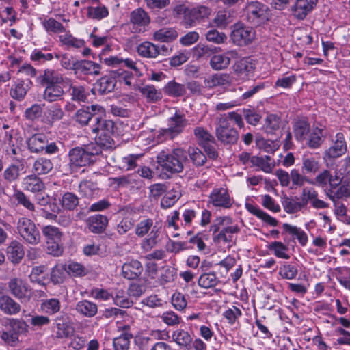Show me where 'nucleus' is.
<instances>
[{
	"label": "nucleus",
	"instance_id": "bf43d9fd",
	"mask_svg": "<svg viewBox=\"0 0 350 350\" xmlns=\"http://www.w3.org/2000/svg\"><path fill=\"white\" fill-rule=\"evenodd\" d=\"M42 25L48 32L62 33L65 31V28L62 24L57 21L53 18H49L42 21Z\"/></svg>",
	"mask_w": 350,
	"mask_h": 350
},
{
	"label": "nucleus",
	"instance_id": "9d476101",
	"mask_svg": "<svg viewBox=\"0 0 350 350\" xmlns=\"http://www.w3.org/2000/svg\"><path fill=\"white\" fill-rule=\"evenodd\" d=\"M209 202L216 207L229 208L232 206L234 201L226 189L215 188L210 193Z\"/></svg>",
	"mask_w": 350,
	"mask_h": 350
},
{
	"label": "nucleus",
	"instance_id": "3c124183",
	"mask_svg": "<svg viewBox=\"0 0 350 350\" xmlns=\"http://www.w3.org/2000/svg\"><path fill=\"white\" fill-rule=\"evenodd\" d=\"M311 184H317L319 186L324 187L329 183L331 188H334V183H332V176L328 170H324L319 173L314 178V181L308 180Z\"/></svg>",
	"mask_w": 350,
	"mask_h": 350
},
{
	"label": "nucleus",
	"instance_id": "79ce46f5",
	"mask_svg": "<svg viewBox=\"0 0 350 350\" xmlns=\"http://www.w3.org/2000/svg\"><path fill=\"white\" fill-rule=\"evenodd\" d=\"M23 170V165L11 164L3 172V178L8 183L16 180L20 175L21 171Z\"/></svg>",
	"mask_w": 350,
	"mask_h": 350
},
{
	"label": "nucleus",
	"instance_id": "37998d69",
	"mask_svg": "<svg viewBox=\"0 0 350 350\" xmlns=\"http://www.w3.org/2000/svg\"><path fill=\"white\" fill-rule=\"evenodd\" d=\"M283 228L289 234L296 236L299 243L302 246L306 245L308 242V236L300 228L286 223L283 224Z\"/></svg>",
	"mask_w": 350,
	"mask_h": 350
},
{
	"label": "nucleus",
	"instance_id": "6ab92c4d",
	"mask_svg": "<svg viewBox=\"0 0 350 350\" xmlns=\"http://www.w3.org/2000/svg\"><path fill=\"white\" fill-rule=\"evenodd\" d=\"M23 186L24 189L31 193H39L45 189V185L36 174L27 176L23 178Z\"/></svg>",
	"mask_w": 350,
	"mask_h": 350
},
{
	"label": "nucleus",
	"instance_id": "864d4df0",
	"mask_svg": "<svg viewBox=\"0 0 350 350\" xmlns=\"http://www.w3.org/2000/svg\"><path fill=\"white\" fill-rule=\"evenodd\" d=\"M61 204L64 208L72 211L77 206L79 198L73 193L66 192L62 198Z\"/></svg>",
	"mask_w": 350,
	"mask_h": 350
},
{
	"label": "nucleus",
	"instance_id": "052dcab7",
	"mask_svg": "<svg viewBox=\"0 0 350 350\" xmlns=\"http://www.w3.org/2000/svg\"><path fill=\"white\" fill-rule=\"evenodd\" d=\"M154 39L160 42H170L175 38V31L173 29L163 28L154 33Z\"/></svg>",
	"mask_w": 350,
	"mask_h": 350
},
{
	"label": "nucleus",
	"instance_id": "ea45409f",
	"mask_svg": "<svg viewBox=\"0 0 350 350\" xmlns=\"http://www.w3.org/2000/svg\"><path fill=\"white\" fill-rule=\"evenodd\" d=\"M29 88L28 83H25L23 81H20L13 85L10 89V94L12 98L21 101L26 96Z\"/></svg>",
	"mask_w": 350,
	"mask_h": 350
},
{
	"label": "nucleus",
	"instance_id": "2eb2a0df",
	"mask_svg": "<svg viewBox=\"0 0 350 350\" xmlns=\"http://www.w3.org/2000/svg\"><path fill=\"white\" fill-rule=\"evenodd\" d=\"M191 9H188L185 5H176V21L186 28L191 27L196 25L197 21L196 16L193 14Z\"/></svg>",
	"mask_w": 350,
	"mask_h": 350
},
{
	"label": "nucleus",
	"instance_id": "4c0bfd02",
	"mask_svg": "<svg viewBox=\"0 0 350 350\" xmlns=\"http://www.w3.org/2000/svg\"><path fill=\"white\" fill-rule=\"evenodd\" d=\"M116 81L113 77H102L96 83V88L101 94L111 92L116 86Z\"/></svg>",
	"mask_w": 350,
	"mask_h": 350
},
{
	"label": "nucleus",
	"instance_id": "4be33fe9",
	"mask_svg": "<svg viewBox=\"0 0 350 350\" xmlns=\"http://www.w3.org/2000/svg\"><path fill=\"white\" fill-rule=\"evenodd\" d=\"M55 324L57 327V332L55 333L57 338H68L72 335L74 328L66 317H57L55 319Z\"/></svg>",
	"mask_w": 350,
	"mask_h": 350
},
{
	"label": "nucleus",
	"instance_id": "423d86ee",
	"mask_svg": "<svg viewBox=\"0 0 350 350\" xmlns=\"http://www.w3.org/2000/svg\"><path fill=\"white\" fill-rule=\"evenodd\" d=\"M215 135L223 145H233L239 139L238 131L230 126L226 118H221L215 129Z\"/></svg>",
	"mask_w": 350,
	"mask_h": 350
},
{
	"label": "nucleus",
	"instance_id": "8fccbe9b",
	"mask_svg": "<svg viewBox=\"0 0 350 350\" xmlns=\"http://www.w3.org/2000/svg\"><path fill=\"white\" fill-rule=\"evenodd\" d=\"M79 192L86 198H91L98 192L97 185L93 182L85 180L79 185Z\"/></svg>",
	"mask_w": 350,
	"mask_h": 350
},
{
	"label": "nucleus",
	"instance_id": "dca6fc26",
	"mask_svg": "<svg viewBox=\"0 0 350 350\" xmlns=\"http://www.w3.org/2000/svg\"><path fill=\"white\" fill-rule=\"evenodd\" d=\"M38 81L42 85L50 86L57 84L65 85V79L61 74L52 69H46L38 77Z\"/></svg>",
	"mask_w": 350,
	"mask_h": 350
},
{
	"label": "nucleus",
	"instance_id": "58836bf2",
	"mask_svg": "<svg viewBox=\"0 0 350 350\" xmlns=\"http://www.w3.org/2000/svg\"><path fill=\"white\" fill-rule=\"evenodd\" d=\"M42 232L45 242L62 241L63 232L59 228L51 225L45 226L42 228Z\"/></svg>",
	"mask_w": 350,
	"mask_h": 350
},
{
	"label": "nucleus",
	"instance_id": "f257e3e1",
	"mask_svg": "<svg viewBox=\"0 0 350 350\" xmlns=\"http://www.w3.org/2000/svg\"><path fill=\"white\" fill-rule=\"evenodd\" d=\"M102 153L100 146L91 143L71 148L68 152L70 167H81L93 165Z\"/></svg>",
	"mask_w": 350,
	"mask_h": 350
},
{
	"label": "nucleus",
	"instance_id": "f3484780",
	"mask_svg": "<svg viewBox=\"0 0 350 350\" xmlns=\"http://www.w3.org/2000/svg\"><path fill=\"white\" fill-rule=\"evenodd\" d=\"M64 87H68L70 91L71 99L77 102H85L89 96L88 90L83 85H74L72 81L69 78H65Z\"/></svg>",
	"mask_w": 350,
	"mask_h": 350
},
{
	"label": "nucleus",
	"instance_id": "c9c22d12",
	"mask_svg": "<svg viewBox=\"0 0 350 350\" xmlns=\"http://www.w3.org/2000/svg\"><path fill=\"white\" fill-rule=\"evenodd\" d=\"M282 205L285 211L290 214L296 213L304 208L301 200L297 196L284 198Z\"/></svg>",
	"mask_w": 350,
	"mask_h": 350
},
{
	"label": "nucleus",
	"instance_id": "0e129e2a",
	"mask_svg": "<svg viewBox=\"0 0 350 350\" xmlns=\"http://www.w3.org/2000/svg\"><path fill=\"white\" fill-rule=\"evenodd\" d=\"M232 22L230 12L228 10H219L214 18V23L219 27H226Z\"/></svg>",
	"mask_w": 350,
	"mask_h": 350
},
{
	"label": "nucleus",
	"instance_id": "20e7f679",
	"mask_svg": "<svg viewBox=\"0 0 350 350\" xmlns=\"http://www.w3.org/2000/svg\"><path fill=\"white\" fill-rule=\"evenodd\" d=\"M247 21L254 25H260L270 20L271 10L267 5L258 2L251 1L245 8Z\"/></svg>",
	"mask_w": 350,
	"mask_h": 350
},
{
	"label": "nucleus",
	"instance_id": "1a4fd4ad",
	"mask_svg": "<svg viewBox=\"0 0 350 350\" xmlns=\"http://www.w3.org/2000/svg\"><path fill=\"white\" fill-rule=\"evenodd\" d=\"M10 293L18 299L28 300L31 297L29 286L21 278H14L8 282Z\"/></svg>",
	"mask_w": 350,
	"mask_h": 350
},
{
	"label": "nucleus",
	"instance_id": "774afa93",
	"mask_svg": "<svg viewBox=\"0 0 350 350\" xmlns=\"http://www.w3.org/2000/svg\"><path fill=\"white\" fill-rule=\"evenodd\" d=\"M114 304L122 308H129L132 306L133 302L122 291H117L114 297H113Z\"/></svg>",
	"mask_w": 350,
	"mask_h": 350
},
{
	"label": "nucleus",
	"instance_id": "69168bd1",
	"mask_svg": "<svg viewBox=\"0 0 350 350\" xmlns=\"http://www.w3.org/2000/svg\"><path fill=\"white\" fill-rule=\"evenodd\" d=\"M60 307L59 301L55 298L47 299L41 304L42 310L51 314L59 312Z\"/></svg>",
	"mask_w": 350,
	"mask_h": 350
},
{
	"label": "nucleus",
	"instance_id": "bb28decb",
	"mask_svg": "<svg viewBox=\"0 0 350 350\" xmlns=\"http://www.w3.org/2000/svg\"><path fill=\"white\" fill-rule=\"evenodd\" d=\"M251 163L252 166L258 167L265 173L272 172L275 167V161L270 156L258 157L253 156L251 158Z\"/></svg>",
	"mask_w": 350,
	"mask_h": 350
},
{
	"label": "nucleus",
	"instance_id": "f8f14e48",
	"mask_svg": "<svg viewBox=\"0 0 350 350\" xmlns=\"http://www.w3.org/2000/svg\"><path fill=\"white\" fill-rule=\"evenodd\" d=\"M318 0H296L291 8L293 16L299 20L304 19L315 8Z\"/></svg>",
	"mask_w": 350,
	"mask_h": 350
},
{
	"label": "nucleus",
	"instance_id": "39448f33",
	"mask_svg": "<svg viewBox=\"0 0 350 350\" xmlns=\"http://www.w3.org/2000/svg\"><path fill=\"white\" fill-rule=\"evenodd\" d=\"M255 35V30L252 27L237 23L232 26L230 39L234 44L243 46L252 43Z\"/></svg>",
	"mask_w": 350,
	"mask_h": 350
},
{
	"label": "nucleus",
	"instance_id": "412c9836",
	"mask_svg": "<svg viewBox=\"0 0 350 350\" xmlns=\"http://www.w3.org/2000/svg\"><path fill=\"white\" fill-rule=\"evenodd\" d=\"M46 142L48 137L44 133L34 134L27 140L28 149L33 153L43 151Z\"/></svg>",
	"mask_w": 350,
	"mask_h": 350
},
{
	"label": "nucleus",
	"instance_id": "7ed1b4c3",
	"mask_svg": "<svg viewBox=\"0 0 350 350\" xmlns=\"http://www.w3.org/2000/svg\"><path fill=\"white\" fill-rule=\"evenodd\" d=\"M16 230L23 240L36 245L41 242V234L34 221L27 217H21L16 223Z\"/></svg>",
	"mask_w": 350,
	"mask_h": 350
},
{
	"label": "nucleus",
	"instance_id": "a211bd4d",
	"mask_svg": "<svg viewBox=\"0 0 350 350\" xmlns=\"http://www.w3.org/2000/svg\"><path fill=\"white\" fill-rule=\"evenodd\" d=\"M108 224V219L105 215L96 214L90 216L87 219V226L90 232L95 234L103 232Z\"/></svg>",
	"mask_w": 350,
	"mask_h": 350
},
{
	"label": "nucleus",
	"instance_id": "09e8293b",
	"mask_svg": "<svg viewBox=\"0 0 350 350\" xmlns=\"http://www.w3.org/2000/svg\"><path fill=\"white\" fill-rule=\"evenodd\" d=\"M133 338L132 334L124 333L120 336L115 338L113 340L114 350H128L129 349L130 340Z\"/></svg>",
	"mask_w": 350,
	"mask_h": 350
},
{
	"label": "nucleus",
	"instance_id": "5701e85b",
	"mask_svg": "<svg viewBox=\"0 0 350 350\" xmlns=\"http://www.w3.org/2000/svg\"><path fill=\"white\" fill-rule=\"evenodd\" d=\"M122 271L124 278L134 280L142 273L143 267L139 261L134 260L124 263L122 267Z\"/></svg>",
	"mask_w": 350,
	"mask_h": 350
},
{
	"label": "nucleus",
	"instance_id": "2f4dec72",
	"mask_svg": "<svg viewBox=\"0 0 350 350\" xmlns=\"http://www.w3.org/2000/svg\"><path fill=\"white\" fill-rule=\"evenodd\" d=\"M293 130L296 139L302 142L310 132V124L306 120H299L295 122Z\"/></svg>",
	"mask_w": 350,
	"mask_h": 350
},
{
	"label": "nucleus",
	"instance_id": "a18cd8bd",
	"mask_svg": "<svg viewBox=\"0 0 350 350\" xmlns=\"http://www.w3.org/2000/svg\"><path fill=\"white\" fill-rule=\"evenodd\" d=\"M218 282L219 280L213 272L203 273L198 279V285L204 288L215 287Z\"/></svg>",
	"mask_w": 350,
	"mask_h": 350
},
{
	"label": "nucleus",
	"instance_id": "338daca9",
	"mask_svg": "<svg viewBox=\"0 0 350 350\" xmlns=\"http://www.w3.org/2000/svg\"><path fill=\"white\" fill-rule=\"evenodd\" d=\"M205 36L206 39L208 42H211L217 44L224 43L227 40V36L224 33L219 32L216 29L208 30Z\"/></svg>",
	"mask_w": 350,
	"mask_h": 350
},
{
	"label": "nucleus",
	"instance_id": "72a5a7b5",
	"mask_svg": "<svg viewBox=\"0 0 350 350\" xmlns=\"http://www.w3.org/2000/svg\"><path fill=\"white\" fill-rule=\"evenodd\" d=\"M281 124V118L274 113H267L264 120L263 129L268 134H274Z\"/></svg>",
	"mask_w": 350,
	"mask_h": 350
},
{
	"label": "nucleus",
	"instance_id": "0eeeda50",
	"mask_svg": "<svg viewBox=\"0 0 350 350\" xmlns=\"http://www.w3.org/2000/svg\"><path fill=\"white\" fill-rule=\"evenodd\" d=\"M174 153L175 149L172 150V153L163 150L157 157V170L160 172L159 176L163 179L171 178L175 172Z\"/></svg>",
	"mask_w": 350,
	"mask_h": 350
},
{
	"label": "nucleus",
	"instance_id": "e2e57ef3",
	"mask_svg": "<svg viewBox=\"0 0 350 350\" xmlns=\"http://www.w3.org/2000/svg\"><path fill=\"white\" fill-rule=\"evenodd\" d=\"M138 90L150 101H157L161 98V93L153 85L139 87Z\"/></svg>",
	"mask_w": 350,
	"mask_h": 350
},
{
	"label": "nucleus",
	"instance_id": "6e6d98bb",
	"mask_svg": "<svg viewBox=\"0 0 350 350\" xmlns=\"http://www.w3.org/2000/svg\"><path fill=\"white\" fill-rule=\"evenodd\" d=\"M59 40L64 45L76 49L81 48L85 44L83 40L77 39L70 33L61 35L59 36Z\"/></svg>",
	"mask_w": 350,
	"mask_h": 350
},
{
	"label": "nucleus",
	"instance_id": "de8ad7c7",
	"mask_svg": "<svg viewBox=\"0 0 350 350\" xmlns=\"http://www.w3.org/2000/svg\"><path fill=\"white\" fill-rule=\"evenodd\" d=\"M14 198L17 201L18 204L22 205L24 208L32 213L38 212L36 208L35 204L30 200L23 191H16L14 193Z\"/></svg>",
	"mask_w": 350,
	"mask_h": 350
},
{
	"label": "nucleus",
	"instance_id": "9b49d317",
	"mask_svg": "<svg viewBox=\"0 0 350 350\" xmlns=\"http://www.w3.org/2000/svg\"><path fill=\"white\" fill-rule=\"evenodd\" d=\"M239 230L240 229L237 225L223 228L217 235L213 236V240L215 243H228L229 246H231L235 243L236 234Z\"/></svg>",
	"mask_w": 350,
	"mask_h": 350
},
{
	"label": "nucleus",
	"instance_id": "b1692460",
	"mask_svg": "<svg viewBox=\"0 0 350 350\" xmlns=\"http://www.w3.org/2000/svg\"><path fill=\"white\" fill-rule=\"evenodd\" d=\"M101 66L99 64L95 63L90 60L77 61L75 73L80 72L83 75H95L100 74Z\"/></svg>",
	"mask_w": 350,
	"mask_h": 350
},
{
	"label": "nucleus",
	"instance_id": "393cba45",
	"mask_svg": "<svg viewBox=\"0 0 350 350\" xmlns=\"http://www.w3.org/2000/svg\"><path fill=\"white\" fill-rule=\"evenodd\" d=\"M61 85L62 84H57L46 86L43 93L44 100L50 103L62 100L64 94V87Z\"/></svg>",
	"mask_w": 350,
	"mask_h": 350
},
{
	"label": "nucleus",
	"instance_id": "cd10ccee",
	"mask_svg": "<svg viewBox=\"0 0 350 350\" xmlns=\"http://www.w3.org/2000/svg\"><path fill=\"white\" fill-rule=\"evenodd\" d=\"M75 310L83 317H93L98 312V307L96 304L85 299L77 303Z\"/></svg>",
	"mask_w": 350,
	"mask_h": 350
},
{
	"label": "nucleus",
	"instance_id": "6e6552de",
	"mask_svg": "<svg viewBox=\"0 0 350 350\" xmlns=\"http://www.w3.org/2000/svg\"><path fill=\"white\" fill-rule=\"evenodd\" d=\"M102 106L99 105H92L78 109L75 116L74 120L81 126H92V123L98 119V114L102 111Z\"/></svg>",
	"mask_w": 350,
	"mask_h": 350
},
{
	"label": "nucleus",
	"instance_id": "49530a36",
	"mask_svg": "<svg viewBox=\"0 0 350 350\" xmlns=\"http://www.w3.org/2000/svg\"><path fill=\"white\" fill-rule=\"evenodd\" d=\"M198 140V144L202 146L207 143L215 142L214 137L205 129L201 126L196 127L193 131Z\"/></svg>",
	"mask_w": 350,
	"mask_h": 350
},
{
	"label": "nucleus",
	"instance_id": "5fc2aeb1",
	"mask_svg": "<svg viewBox=\"0 0 350 350\" xmlns=\"http://www.w3.org/2000/svg\"><path fill=\"white\" fill-rule=\"evenodd\" d=\"M269 250L273 251L275 256L284 259H289L290 256L286 253L288 248L280 241H274L269 245Z\"/></svg>",
	"mask_w": 350,
	"mask_h": 350
},
{
	"label": "nucleus",
	"instance_id": "4d7b16f0",
	"mask_svg": "<svg viewBox=\"0 0 350 350\" xmlns=\"http://www.w3.org/2000/svg\"><path fill=\"white\" fill-rule=\"evenodd\" d=\"M28 327L29 325L22 319H13L10 322L9 328L18 336L28 333Z\"/></svg>",
	"mask_w": 350,
	"mask_h": 350
},
{
	"label": "nucleus",
	"instance_id": "c03bdc74",
	"mask_svg": "<svg viewBox=\"0 0 350 350\" xmlns=\"http://www.w3.org/2000/svg\"><path fill=\"white\" fill-rule=\"evenodd\" d=\"M64 270L68 275L73 277H82L88 273L87 269L83 265L76 262H69L65 265Z\"/></svg>",
	"mask_w": 350,
	"mask_h": 350
},
{
	"label": "nucleus",
	"instance_id": "603ef678",
	"mask_svg": "<svg viewBox=\"0 0 350 350\" xmlns=\"http://www.w3.org/2000/svg\"><path fill=\"white\" fill-rule=\"evenodd\" d=\"M329 192V198L332 201H335V199L340 200L342 198H347L350 196V185H341L338 188L334 185V188L331 189Z\"/></svg>",
	"mask_w": 350,
	"mask_h": 350
},
{
	"label": "nucleus",
	"instance_id": "c85d7f7f",
	"mask_svg": "<svg viewBox=\"0 0 350 350\" xmlns=\"http://www.w3.org/2000/svg\"><path fill=\"white\" fill-rule=\"evenodd\" d=\"M8 259L14 264H18L24 256L23 245L18 241H12L8 247Z\"/></svg>",
	"mask_w": 350,
	"mask_h": 350
},
{
	"label": "nucleus",
	"instance_id": "680f3d73",
	"mask_svg": "<svg viewBox=\"0 0 350 350\" xmlns=\"http://www.w3.org/2000/svg\"><path fill=\"white\" fill-rule=\"evenodd\" d=\"M192 338L187 332L181 330L176 334V344L183 350L191 349Z\"/></svg>",
	"mask_w": 350,
	"mask_h": 350
},
{
	"label": "nucleus",
	"instance_id": "a19ab883",
	"mask_svg": "<svg viewBox=\"0 0 350 350\" xmlns=\"http://www.w3.org/2000/svg\"><path fill=\"white\" fill-rule=\"evenodd\" d=\"M234 71L240 75H248L254 69V64L249 58H243L237 61L234 66Z\"/></svg>",
	"mask_w": 350,
	"mask_h": 350
},
{
	"label": "nucleus",
	"instance_id": "aec40b11",
	"mask_svg": "<svg viewBox=\"0 0 350 350\" xmlns=\"http://www.w3.org/2000/svg\"><path fill=\"white\" fill-rule=\"evenodd\" d=\"M0 310L7 315H14L21 310V305L9 295L0 297Z\"/></svg>",
	"mask_w": 350,
	"mask_h": 350
},
{
	"label": "nucleus",
	"instance_id": "c756f323",
	"mask_svg": "<svg viewBox=\"0 0 350 350\" xmlns=\"http://www.w3.org/2000/svg\"><path fill=\"white\" fill-rule=\"evenodd\" d=\"M319 160L311 155L304 154L302 158L301 170L303 173L316 174L320 169Z\"/></svg>",
	"mask_w": 350,
	"mask_h": 350
},
{
	"label": "nucleus",
	"instance_id": "ddd939ff",
	"mask_svg": "<svg viewBox=\"0 0 350 350\" xmlns=\"http://www.w3.org/2000/svg\"><path fill=\"white\" fill-rule=\"evenodd\" d=\"M130 22L135 27V32L141 33L145 31V27L150 23V18L144 10L137 8L131 12Z\"/></svg>",
	"mask_w": 350,
	"mask_h": 350
},
{
	"label": "nucleus",
	"instance_id": "e433bc0d",
	"mask_svg": "<svg viewBox=\"0 0 350 350\" xmlns=\"http://www.w3.org/2000/svg\"><path fill=\"white\" fill-rule=\"evenodd\" d=\"M53 168L51 159L39 157L33 163V170L36 174L43 175L49 173Z\"/></svg>",
	"mask_w": 350,
	"mask_h": 350
},
{
	"label": "nucleus",
	"instance_id": "f03ea898",
	"mask_svg": "<svg viewBox=\"0 0 350 350\" xmlns=\"http://www.w3.org/2000/svg\"><path fill=\"white\" fill-rule=\"evenodd\" d=\"M105 114V109L102 107V111L98 114V119L92 123L91 131L96 134L97 139V144L108 148H111L114 144V141L112 137L114 130V122L110 120L103 119V116Z\"/></svg>",
	"mask_w": 350,
	"mask_h": 350
},
{
	"label": "nucleus",
	"instance_id": "a878e982",
	"mask_svg": "<svg viewBox=\"0 0 350 350\" xmlns=\"http://www.w3.org/2000/svg\"><path fill=\"white\" fill-rule=\"evenodd\" d=\"M137 51L141 57L153 59L159 55L160 49L157 45L150 42L145 41L138 45Z\"/></svg>",
	"mask_w": 350,
	"mask_h": 350
},
{
	"label": "nucleus",
	"instance_id": "7c9ffc66",
	"mask_svg": "<svg viewBox=\"0 0 350 350\" xmlns=\"http://www.w3.org/2000/svg\"><path fill=\"white\" fill-rule=\"evenodd\" d=\"M245 208L250 213L268 224L272 226H276L278 225V222L275 218L260 209L257 206L250 203H245Z\"/></svg>",
	"mask_w": 350,
	"mask_h": 350
},
{
	"label": "nucleus",
	"instance_id": "f704fd0d",
	"mask_svg": "<svg viewBox=\"0 0 350 350\" xmlns=\"http://www.w3.org/2000/svg\"><path fill=\"white\" fill-rule=\"evenodd\" d=\"M204 85L207 88L222 86L230 83V77L228 74H215L205 79Z\"/></svg>",
	"mask_w": 350,
	"mask_h": 350
},
{
	"label": "nucleus",
	"instance_id": "13d9d810",
	"mask_svg": "<svg viewBox=\"0 0 350 350\" xmlns=\"http://www.w3.org/2000/svg\"><path fill=\"white\" fill-rule=\"evenodd\" d=\"M298 269L296 265L284 262L280 269V275L287 280L294 279L297 275Z\"/></svg>",
	"mask_w": 350,
	"mask_h": 350
},
{
	"label": "nucleus",
	"instance_id": "4468645a",
	"mask_svg": "<svg viewBox=\"0 0 350 350\" xmlns=\"http://www.w3.org/2000/svg\"><path fill=\"white\" fill-rule=\"evenodd\" d=\"M334 145L325 151V157L329 159H336L341 157L347 152V144L342 133L336 134Z\"/></svg>",
	"mask_w": 350,
	"mask_h": 350
},
{
	"label": "nucleus",
	"instance_id": "473e14b6",
	"mask_svg": "<svg viewBox=\"0 0 350 350\" xmlns=\"http://www.w3.org/2000/svg\"><path fill=\"white\" fill-rule=\"evenodd\" d=\"M306 145L310 148L316 149L319 148L324 141L323 129L319 127H314L307 137Z\"/></svg>",
	"mask_w": 350,
	"mask_h": 350
}]
</instances>
